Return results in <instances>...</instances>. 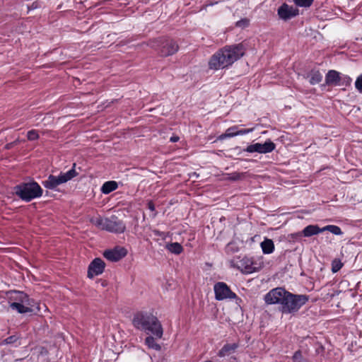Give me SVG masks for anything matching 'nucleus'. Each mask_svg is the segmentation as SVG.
Wrapping results in <instances>:
<instances>
[{"label": "nucleus", "instance_id": "1", "mask_svg": "<svg viewBox=\"0 0 362 362\" xmlns=\"http://www.w3.org/2000/svg\"><path fill=\"white\" fill-rule=\"evenodd\" d=\"M243 44L225 46L214 53L209 61V68L217 71L232 65L245 54Z\"/></svg>", "mask_w": 362, "mask_h": 362}, {"label": "nucleus", "instance_id": "2", "mask_svg": "<svg viewBox=\"0 0 362 362\" xmlns=\"http://www.w3.org/2000/svg\"><path fill=\"white\" fill-rule=\"evenodd\" d=\"M243 44L225 46L214 53L209 61V68L217 71L232 65L245 54Z\"/></svg>", "mask_w": 362, "mask_h": 362}, {"label": "nucleus", "instance_id": "3", "mask_svg": "<svg viewBox=\"0 0 362 362\" xmlns=\"http://www.w3.org/2000/svg\"><path fill=\"white\" fill-rule=\"evenodd\" d=\"M133 326L146 334H152L158 338L163 336V328L158 318L148 312H138L132 318Z\"/></svg>", "mask_w": 362, "mask_h": 362}, {"label": "nucleus", "instance_id": "4", "mask_svg": "<svg viewBox=\"0 0 362 362\" xmlns=\"http://www.w3.org/2000/svg\"><path fill=\"white\" fill-rule=\"evenodd\" d=\"M309 300V296L304 294H293L287 292L284 300L280 307L283 313L290 314L297 311Z\"/></svg>", "mask_w": 362, "mask_h": 362}, {"label": "nucleus", "instance_id": "5", "mask_svg": "<svg viewBox=\"0 0 362 362\" xmlns=\"http://www.w3.org/2000/svg\"><path fill=\"white\" fill-rule=\"evenodd\" d=\"M15 193L21 199L30 202L42 194V189L36 182L21 183L14 187Z\"/></svg>", "mask_w": 362, "mask_h": 362}, {"label": "nucleus", "instance_id": "6", "mask_svg": "<svg viewBox=\"0 0 362 362\" xmlns=\"http://www.w3.org/2000/svg\"><path fill=\"white\" fill-rule=\"evenodd\" d=\"M75 167L76 164L74 163L71 169L66 173H61L57 176L49 175L46 180L42 181L43 186L49 189H56L59 185L66 183L78 175Z\"/></svg>", "mask_w": 362, "mask_h": 362}, {"label": "nucleus", "instance_id": "7", "mask_svg": "<svg viewBox=\"0 0 362 362\" xmlns=\"http://www.w3.org/2000/svg\"><path fill=\"white\" fill-rule=\"evenodd\" d=\"M150 46L156 49H159V54L162 57L173 55L178 50L177 44L171 39L154 40L151 42Z\"/></svg>", "mask_w": 362, "mask_h": 362}, {"label": "nucleus", "instance_id": "8", "mask_svg": "<svg viewBox=\"0 0 362 362\" xmlns=\"http://www.w3.org/2000/svg\"><path fill=\"white\" fill-rule=\"evenodd\" d=\"M215 298L217 300L225 299H235L237 295L233 292L228 285L224 282H218L214 286Z\"/></svg>", "mask_w": 362, "mask_h": 362}, {"label": "nucleus", "instance_id": "9", "mask_svg": "<svg viewBox=\"0 0 362 362\" xmlns=\"http://www.w3.org/2000/svg\"><path fill=\"white\" fill-rule=\"evenodd\" d=\"M287 292L280 287L273 288L264 296V301L269 305L279 304L281 307Z\"/></svg>", "mask_w": 362, "mask_h": 362}, {"label": "nucleus", "instance_id": "10", "mask_svg": "<svg viewBox=\"0 0 362 362\" xmlns=\"http://www.w3.org/2000/svg\"><path fill=\"white\" fill-rule=\"evenodd\" d=\"M105 225L104 230L110 233H122L126 229L125 224L115 216H111L110 218H107Z\"/></svg>", "mask_w": 362, "mask_h": 362}, {"label": "nucleus", "instance_id": "11", "mask_svg": "<svg viewBox=\"0 0 362 362\" xmlns=\"http://www.w3.org/2000/svg\"><path fill=\"white\" fill-rule=\"evenodd\" d=\"M274 148L275 144L271 141H267L264 144L255 143L250 144L247 146L245 151L248 153H267L274 151Z\"/></svg>", "mask_w": 362, "mask_h": 362}, {"label": "nucleus", "instance_id": "12", "mask_svg": "<svg viewBox=\"0 0 362 362\" xmlns=\"http://www.w3.org/2000/svg\"><path fill=\"white\" fill-rule=\"evenodd\" d=\"M127 254V250L125 247L117 246L111 250H107L103 252V256L111 262H118Z\"/></svg>", "mask_w": 362, "mask_h": 362}, {"label": "nucleus", "instance_id": "13", "mask_svg": "<svg viewBox=\"0 0 362 362\" xmlns=\"http://www.w3.org/2000/svg\"><path fill=\"white\" fill-rule=\"evenodd\" d=\"M278 15L284 21L289 20L298 15V9L286 4H283L278 8Z\"/></svg>", "mask_w": 362, "mask_h": 362}, {"label": "nucleus", "instance_id": "14", "mask_svg": "<svg viewBox=\"0 0 362 362\" xmlns=\"http://www.w3.org/2000/svg\"><path fill=\"white\" fill-rule=\"evenodd\" d=\"M105 264L100 258H95L89 265L88 277L93 279L95 276L101 274L105 269Z\"/></svg>", "mask_w": 362, "mask_h": 362}, {"label": "nucleus", "instance_id": "15", "mask_svg": "<svg viewBox=\"0 0 362 362\" xmlns=\"http://www.w3.org/2000/svg\"><path fill=\"white\" fill-rule=\"evenodd\" d=\"M254 128L240 129L239 126L235 125L226 129L224 134L219 136V139L223 140L239 135H245L253 132Z\"/></svg>", "mask_w": 362, "mask_h": 362}, {"label": "nucleus", "instance_id": "16", "mask_svg": "<svg viewBox=\"0 0 362 362\" xmlns=\"http://www.w3.org/2000/svg\"><path fill=\"white\" fill-rule=\"evenodd\" d=\"M237 267L245 274H252L257 271L252 259L248 257H243L237 262Z\"/></svg>", "mask_w": 362, "mask_h": 362}, {"label": "nucleus", "instance_id": "17", "mask_svg": "<svg viewBox=\"0 0 362 362\" xmlns=\"http://www.w3.org/2000/svg\"><path fill=\"white\" fill-rule=\"evenodd\" d=\"M341 76L340 73L334 70H330L325 76V82L327 85L341 86Z\"/></svg>", "mask_w": 362, "mask_h": 362}, {"label": "nucleus", "instance_id": "18", "mask_svg": "<svg viewBox=\"0 0 362 362\" xmlns=\"http://www.w3.org/2000/svg\"><path fill=\"white\" fill-rule=\"evenodd\" d=\"M11 298L17 303H21L27 305H34V300L22 291H15L12 293Z\"/></svg>", "mask_w": 362, "mask_h": 362}, {"label": "nucleus", "instance_id": "19", "mask_svg": "<svg viewBox=\"0 0 362 362\" xmlns=\"http://www.w3.org/2000/svg\"><path fill=\"white\" fill-rule=\"evenodd\" d=\"M322 232V228H320L317 225H309L303 230L301 233H298L293 235L298 237L303 235L305 237H310L312 235H317Z\"/></svg>", "mask_w": 362, "mask_h": 362}, {"label": "nucleus", "instance_id": "20", "mask_svg": "<svg viewBox=\"0 0 362 362\" xmlns=\"http://www.w3.org/2000/svg\"><path fill=\"white\" fill-rule=\"evenodd\" d=\"M33 305H27L25 304L17 302H13L10 304V308L16 310L19 313H31L33 311L32 308Z\"/></svg>", "mask_w": 362, "mask_h": 362}, {"label": "nucleus", "instance_id": "21", "mask_svg": "<svg viewBox=\"0 0 362 362\" xmlns=\"http://www.w3.org/2000/svg\"><path fill=\"white\" fill-rule=\"evenodd\" d=\"M262 252L266 255L271 254L274 250V244L272 240L265 238L260 243Z\"/></svg>", "mask_w": 362, "mask_h": 362}, {"label": "nucleus", "instance_id": "22", "mask_svg": "<svg viewBox=\"0 0 362 362\" xmlns=\"http://www.w3.org/2000/svg\"><path fill=\"white\" fill-rule=\"evenodd\" d=\"M117 187V183L115 181H107L103 185L101 192L105 194H107L115 190Z\"/></svg>", "mask_w": 362, "mask_h": 362}, {"label": "nucleus", "instance_id": "23", "mask_svg": "<svg viewBox=\"0 0 362 362\" xmlns=\"http://www.w3.org/2000/svg\"><path fill=\"white\" fill-rule=\"evenodd\" d=\"M237 345L235 344H227L224 345L221 349L219 351V356H224L226 355H228L230 353L233 352L237 348Z\"/></svg>", "mask_w": 362, "mask_h": 362}, {"label": "nucleus", "instance_id": "24", "mask_svg": "<svg viewBox=\"0 0 362 362\" xmlns=\"http://www.w3.org/2000/svg\"><path fill=\"white\" fill-rule=\"evenodd\" d=\"M322 76L318 71L311 72L309 76V82L312 85L319 83L322 81Z\"/></svg>", "mask_w": 362, "mask_h": 362}, {"label": "nucleus", "instance_id": "25", "mask_svg": "<svg viewBox=\"0 0 362 362\" xmlns=\"http://www.w3.org/2000/svg\"><path fill=\"white\" fill-rule=\"evenodd\" d=\"M106 220H107V218H103L100 216H97V217L91 218L90 219V221L91 222V223H93L94 226H95L98 228H100L101 230H104L105 226V222Z\"/></svg>", "mask_w": 362, "mask_h": 362}, {"label": "nucleus", "instance_id": "26", "mask_svg": "<svg viewBox=\"0 0 362 362\" xmlns=\"http://www.w3.org/2000/svg\"><path fill=\"white\" fill-rule=\"evenodd\" d=\"M167 249L172 253L179 255L182 250V246L178 243H173L167 245Z\"/></svg>", "mask_w": 362, "mask_h": 362}, {"label": "nucleus", "instance_id": "27", "mask_svg": "<svg viewBox=\"0 0 362 362\" xmlns=\"http://www.w3.org/2000/svg\"><path fill=\"white\" fill-rule=\"evenodd\" d=\"M322 230H323V232L329 231L330 233H332L334 235H342V233H343L341 228L339 226H334V225L326 226L322 228Z\"/></svg>", "mask_w": 362, "mask_h": 362}, {"label": "nucleus", "instance_id": "28", "mask_svg": "<svg viewBox=\"0 0 362 362\" xmlns=\"http://www.w3.org/2000/svg\"><path fill=\"white\" fill-rule=\"evenodd\" d=\"M145 344L148 346V348L153 349L155 350H160V346L158 344L156 343L155 339L153 337H147L145 339Z\"/></svg>", "mask_w": 362, "mask_h": 362}, {"label": "nucleus", "instance_id": "29", "mask_svg": "<svg viewBox=\"0 0 362 362\" xmlns=\"http://www.w3.org/2000/svg\"><path fill=\"white\" fill-rule=\"evenodd\" d=\"M343 267V263L339 259H334L332 262V272L333 273H337L339 272L341 267Z\"/></svg>", "mask_w": 362, "mask_h": 362}, {"label": "nucleus", "instance_id": "30", "mask_svg": "<svg viewBox=\"0 0 362 362\" xmlns=\"http://www.w3.org/2000/svg\"><path fill=\"white\" fill-rule=\"evenodd\" d=\"M314 0H293L295 4L300 7L308 8L310 7Z\"/></svg>", "mask_w": 362, "mask_h": 362}, {"label": "nucleus", "instance_id": "31", "mask_svg": "<svg viewBox=\"0 0 362 362\" xmlns=\"http://www.w3.org/2000/svg\"><path fill=\"white\" fill-rule=\"evenodd\" d=\"M244 175V173H240L238 172H233L232 173L228 174L226 180L236 181L241 179Z\"/></svg>", "mask_w": 362, "mask_h": 362}, {"label": "nucleus", "instance_id": "32", "mask_svg": "<svg viewBox=\"0 0 362 362\" xmlns=\"http://www.w3.org/2000/svg\"><path fill=\"white\" fill-rule=\"evenodd\" d=\"M27 137L30 141H35L39 138V134L36 130L32 129L28 132Z\"/></svg>", "mask_w": 362, "mask_h": 362}, {"label": "nucleus", "instance_id": "33", "mask_svg": "<svg viewBox=\"0 0 362 362\" xmlns=\"http://www.w3.org/2000/svg\"><path fill=\"white\" fill-rule=\"evenodd\" d=\"M355 88L360 93H362V74L357 77L355 81Z\"/></svg>", "mask_w": 362, "mask_h": 362}, {"label": "nucleus", "instance_id": "34", "mask_svg": "<svg viewBox=\"0 0 362 362\" xmlns=\"http://www.w3.org/2000/svg\"><path fill=\"white\" fill-rule=\"evenodd\" d=\"M293 360L294 362H308L306 359H305L300 351H296L293 356Z\"/></svg>", "mask_w": 362, "mask_h": 362}, {"label": "nucleus", "instance_id": "35", "mask_svg": "<svg viewBox=\"0 0 362 362\" xmlns=\"http://www.w3.org/2000/svg\"><path fill=\"white\" fill-rule=\"evenodd\" d=\"M249 21L247 19H242L236 23V26L240 28H245L247 27Z\"/></svg>", "mask_w": 362, "mask_h": 362}, {"label": "nucleus", "instance_id": "36", "mask_svg": "<svg viewBox=\"0 0 362 362\" xmlns=\"http://www.w3.org/2000/svg\"><path fill=\"white\" fill-rule=\"evenodd\" d=\"M351 78L349 76H344L343 77H341V86L349 85L351 83Z\"/></svg>", "mask_w": 362, "mask_h": 362}, {"label": "nucleus", "instance_id": "37", "mask_svg": "<svg viewBox=\"0 0 362 362\" xmlns=\"http://www.w3.org/2000/svg\"><path fill=\"white\" fill-rule=\"evenodd\" d=\"M16 338L15 336H11L5 339L6 344H11L16 341Z\"/></svg>", "mask_w": 362, "mask_h": 362}, {"label": "nucleus", "instance_id": "38", "mask_svg": "<svg viewBox=\"0 0 362 362\" xmlns=\"http://www.w3.org/2000/svg\"><path fill=\"white\" fill-rule=\"evenodd\" d=\"M147 206H148V209L151 211H155V205L153 204V202L152 201H149L147 204Z\"/></svg>", "mask_w": 362, "mask_h": 362}, {"label": "nucleus", "instance_id": "39", "mask_svg": "<svg viewBox=\"0 0 362 362\" xmlns=\"http://www.w3.org/2000/svg\"><path fill=\"white\" fill-rule=\"evenodd\" d=\"M180 139L179 136H173L170 138V141L173 143L178 141Z\"/></svg>", "mask_w": 362, "mask_h": 362}, {"label": "nucleus", "instance_id": "40", "mask_svg": "<svg viewBox=\"0 0 362 362\" xmlns=\"http://www.w3.org/2000/svg\"><path fill=\"white\" fill-rule=\"evenodd\" d=\"M232 246H233V243L228 244V245L226 247L227 252H228L230 250L233 251V249H232Z\"/></svg>", "mask_w": 362, "mask_h": 362}]
</instances>
